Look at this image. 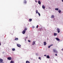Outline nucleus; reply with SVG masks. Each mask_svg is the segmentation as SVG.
<instances>
[{"label":"nucleus","mask_w":63,"mask_h":63,"mask_svg":"<svg viewBox=\"0 0 63 63\" xmlns=\"http://www.w3.org/2000/svg\"><path fill=\"white\" fill-rule=\"evenodd\" d=\"M53 51H54V52H55V53H58V52L55 50V49H53Z\"/></svg>","instance_id":"f257e3e1"},{"label":"nucleus","mask_w":63,"mask_h":63,"mask_svg":"<svg viewBox=\"0 0 63 63\" xmlns=\"http://www.w3.org/2000/svg\"><path fill=\"white\" fill-rule=\"evenodd\" d=\"M57 31L58 33H60V29H59V28H57Z\"/></svg>","instance_id":"f03ea898"},{"label":"nucleus","mask_w":63,"mask_h":63,"mask_svg":"<svg viewBox=\"0 0 63 63\" xmlns=\"http://www.w3.org/2000/svg\"><path fill=\"white\" fill-rule=\"evenodd\" d=\"M0 63H2V62H3V60L2 59H0Z\"/></svg>","instance_id":"7ed1b4c3"},{"label":"nucleus","mask_w":63,"mask_h":63,"mask_svg":"<svg viewBox=\"0 0 63 63\" xmlns=\"http://www.w3.org/2000/svg\"><path fill=\"white\" fill-rule=\"evenodd\" d=\"M7 59L9 60H12V57H8Z\"/></svg>","instance_id":"20e7f679"},{"label":"nucleus","mask_w":63,"mask_h":63,"mask_svg":"<svg viewBox=\"0 0 63 63\" xmlns=\"http://www.w3.org/2000/svg\"><path fill=\"white\" fill-rule=\"evenodd\" d=\"M17 46L19 47H21V45L19 44H17Z\"/></svg>","instance_id":"39448f33"},{"label":"nucleus","mask_w":63,"mask_h":63,"mask_svg":"<svg viewBox=\"0 0 63 63\" xmlns=\"http://www.w3.org/2000/svg\"><path fill=\"white\" fill-rule=\"evenodd\" d=\"M35 41H33L32 44V45H35Z\"/></svg>","instance_id":"423d86ee"},{"label":"nucleus","mask_w":63,"mask_h":63,"mask_svg":"<svg viewBox=\"0 0 63 63\" xmlns=\"http://www.w3.org/2000/svg\"><path fill=\"white\" fill-rule=\"evenodd\" d=\"M25 32H26V31H23L22 32V33L23 34H24L25 33Z\"/></svg>","instance_id":"0eeeda50"},{"label":"nucleus","mask_w":63,"mask_h":63,"mask_svg":"<svg viewBox=\"0 0 63 63\" xmlns=\"http://www.w3.org/2000/svg\"><path fill=\"white\" fill-rule=\"evenodd\" d=\"M56 39L58 41H60V40L57 38H56Z\"/></svg>","instance_id":"6e6552de"},{"label":"nucleus","mask_w":63,"mask_h":63,"mask_svg":"<svg viewBox=\"0 0 63 63\" xmlns=\"http://www.w3.org/2000/svg\"><path fill=\"white\" fill-rule=\"evenodd\" d=\"M27 30V28H25L24 29V31H26V30Z\"/></svg>","instance_id":"1a4fd4ad"},{"label":"nucleus","mask_w":63,"mask_h":63,"mask_svg":"<svg viewBox=\"0 0 63 63\" xmlns=\"http://www.w3.org/2000/svg\"><path fill=\"white\" fill-rule=\"evenodd\" d=\"M54 15H52L51 16V18H54Z\"/></svg>","instance_id":"9d476101"},{"label":"nucleus","mask_w":63,"mask_h":63,"mask_svg":"<svg viewBox=\"0 0 63 63\" xmlns=\"http://www.w3.org/2000/svg\"><path fill=\"white\" fill-rule=\"evenodd\" d=\"M42 8L43 9H45V6L44 5L42 6Z\"/></svg>","instance_id":"9b49d317"},{"label":"nucleus","mask_w":63,"mask_h":63,"mask_svg":"<svg viewBox=\"0 0 63 63\" xmlns=\"http://www.w3.org/2000/svg\"><path fill=\"white\" fill-rule=\"evenodd\" d=\"M57 33H54V36H57Z\"/></svg>","instance_id":"f8f14e48"},{"label":"nucleus","mask_w":63,"mask_h":63,"mask_svg":"<svg viewBox=\"0 0 63 63\" xmlns=\"http://www.w3.org/2000/svg\"><path fill=\"white\" fill-rule=\"evenodd\" d=\"M47 58H50V57H49V56L48 55L47 56Z\"/></svg>","instance_id":"ddd939ff"},{"label":"nucleus","mask_w":63,"mask_h":63,"mask_svg":"<svg viewBox=\"0 0 63 63\" xmlns=\"http://www.w3.org/2000/svg\"><path fill=\"white\" fill-rule=\"evenodd\" d=\"M38 4H39V5H40V4H41V2H40V1H38Z\"/></svg>","instance_id":"4468645a"},{"label":"nucleus","mask_w":63,"mask_h":63,"mask_svg":"<svg viewBox=\"0 0 63 63\" xmlns=\"http://www.w3.org/2000/svg\"><path fill=\"white\" fill-rule=\"evenodd\" d=\"M46 45H47V43L46 42H44V46H46Z\"/></svg>","instance_id":"2eb2a0df"},{"label":"nucleus","mask_w":63,"mask_h":63,"mask_svg":"<svg viewBox=\"0 0 63 63\" xmlns=\"http://www.w3.org/2000/svg\"><path fill=\"white\" fill-rule=\"evenodd\" d=\"M26 63H30V62H29V61H26Z\"/></svg>","instance_id":"dca6fc26"},{"label":"nucleus","mask_w":63,"mask_h":63,"mask_svg":"<svg viewBox=\"0 0 63 63\" xmlns=\"http://www.w3.org/2000/svg\"><path fill=\"white\" fill-rule=\"evenodd\" d=\"M18 40V39L17 38H16L15 39V40H16V41H17V40Z\"/></svg>","instance_id":"f3484780"},{"label":"nucleus","mask_w":63,"mask_h":63,"mask_svg":"<svg viewBox=\"0 0 63 63\" xmlns=\"http://www.w3.org/2000/svg\"><path fill=\"white\" fill-rule=\"evenodd\" d=\"M10 63H14V61H11Z\"/></svg>","instance_id":"a211bd4d"},{"label":"nucleus","mask_w":63,"mask_h":63,"mask_svg":"<svg viewBox=\"0 0 63 63\" xmlns=\"http://www.w3.org/2000/svg\"><path fill=\"white\" fill-rule=\"evenodd\" d=\"M32 19H29V21H30L31 22V21H32Z\"/></svg>","instance_id":"6ab92c4d"},{"label":"nucleus","mask_w":63,"mask_h":63,"mask_svg":"<svg viewBox=\"0 0 63 63\" xmlns=\"http://www.w3.org/2000/svg\"><path fill=\"white\" fill-rule=\"evenodd\" d=\"M59 10V9L58 8H56L55 9V10H56V11H58Z\"/></svg>","instance_id":"aec40b11"},{"label":"nucleus","mask_w":63,"mask_h":63,"mask_svg":"<svg viewBox=\"0 0 63 63\" xmlns=\"http://www.w3.org/2000/svg\"><path fill=\"white\" fill-rule=\"evenodd\" d=\"M36 14L38 13V10H36Z\"/></svg>","instance_id":"412c9836"},{"label":"nucleus","mask_w":63,"mask_h":63,"mask_svg":"<svg viewBox=\"0 0 63 63\" xmlns=\"http://www.w3.org/2000/svg\"><path fill=\"white\" fill-rule=\"evenodd\" d=\"M12 50L13 51H15V49L14 48H13L12 49Z\"/></svg>","instance_id":"4be33fe9"},{"label":"nucleus","mask_w":63,"mask_h":63,"mask_svg":"<svg viewBox=\"0 0 63 63\" xmlns=\"http://www.w3.org/2000/svg\"><path fill=\"white\" fill-rule=\"evenodd\" d=\"M26 3H27V2L26 1H25L24 2V3L25 4H26Z\"/></svg>","instance_id":"5701e85b"},{"label":"nucleus","mask_w":63,"mask_h":63,"mask_svg":"<svg viewBox=\"0 0 63 63\" xmlns=\"http://www.w3.org/2000/svg\"><path fill=\"white\" fill-rule=\"evenodd\" d=\"M58 12H59V13H61V10H60L59 11H58Z\"/></svg>","instance_id":"b1692460"},{"label":"nucleus","mask_w":63,"mask_h":63,"mask_svg":"<svg viewBox=\"0 0 63 63\" xmlns=\"http://www.w3.org/2000/svg\"><path fill=\"white\" fill-rule=\"evenodd\" d=\"M38 15H39V16H41V15L40 14V13H38Z\"/></svg>","instance_id":"393cba45"},{"label":"nucleus","mask_w":63,"mask_h":63,"mask_svg":"<svg viewBox=\"0 0 63 63\" xmlns=\"http://www.w3.org/2000/svg\"><path fill=\"white\" fill-rule=\"evenodd\" d=\"M28 41L29 42V43H30L31 42V41L29 40H28Z\"/></svg>","instance_id":"a878e982"},{"label":"nucleus","mask_w":63,"mask_h":63,"mask_svg":"<svg viewBox=\"0 0 63 63\" xmlns=\"http://www.w3.org/2000/svg\"><path fill=\"white\" fill-rule=\"evenodd\" d=\"M50 46H48V48H50Z\"/></svg>","instance_id":"bb28decb"},{"label":"nucleus","mask_w":63,"mask_h":63,"mask_svg":"<svg viewBox=\"0 0 63 63\" xmlns=\"http://www.w3.org/2000/svg\"><path fill=\"white\" fill-rule=\"evenodd\" d=\"M36 28H38V25H37L36 26Z\"/></svg>","instance_id":"cd10ccee"},{"label":"nucleus","mask_w":63,"mask_h":63,"mask_svg":"<svg viewBox=\"0 0 63 63\" xmlns=\"http://www.w3.org/2000/svg\"><path fill=\"white\" fill-rule=\"evenodd\" d=\"M53 46V44H51V45H50V46Z\"/></svg>","instance_id":"c85d7f7f"},{"label":"nucleus","mask_w":63,"mask_h":63,"mask_svg":"<svg viewBox=\"0 0 63 63\" xmlns=\"http://www.w3.org/2000/svg\"><path fill=\"white\" fill-rule=\"evenodd\" d=\"M38 58H39V59L41 60V57H39Z\"/></svg>","instance_id":"c756f323"},{"label":"nucleus","mask_w":63,"mask_h":63,"mask_svg":"<svg viewBox=\"0 0 63 63\" xmlns=\"http://www.w3.org/2000/svg\"><path fill=\"white\" fill-rule=\"evenodd\" d=\"M55 55L56 56H57V54H55Z\"/></svg>","instance_id":"7c9ffc66"},{"label":"nucleus","mask_w":63,"mask_h":63,"mask_svg":"<svg viewBox=\"0 0 63 63\" xmlns=\"http://www.w3.org/2000/svg\"><path fill=\"white\" fill-rule=\"evenodd\" d=\"M44 56H47V55H44Z\"/></svg>","instance_id":"2f4dec72"},{"label":"nucleus","mask_w":63,"mask_h":63,"mask_svg":"<svg viewBox=\"0 0 63 63\" xmlns=\"http://www.w3.org/2000/svg\"><path fill=\"white\" fill-rule=\"evenodd\" d=\"M62 50H63V49H62Z\"/></svg>","instance_id":"473e14b6"},{"label":"nucleus","mask_w":63,"mask_h":63,"mask_svg":"<svg viewBox=\"0 0 63 63\" xmlns=\"http://www.w3.org/2000/svg\"><path fill=\"white\" fill-rule=\"evenodd\" d=\"M4 63V62H2V63Z\"/></svg>","instance_id":"72a5a7b5"},{"label":"nucleus","mask_w":63,"mask_h":63,"mask_svg":"<svg viewBox=\"0 0 63 63\" xmlns=\"http://www.w3.org/2000/svg\"><path fill=\"white\" fill-rule=\"evenodd\" d=\"M62 0V2H63V0Z\"/></svg>","instance_id":"f704fd0d"},{"label":"nucleus","mask_w":63,"mask_h":63,"mask_svg":"<svg viewBox=\"0 0 63 63\" xmlns=\"http://www.w3.org/2000/svg\"><path fill=\"white\" fill-rule=\"evenodd\" d=\"M0 46H1V43H0Z\"/></svg>","instance_id":"c9c22d12"},{"label":"nucleus","mask_w":63,"mask_h":63,"mask_svg":"<svg viewBox=\"0 0 63 63\" xmlns=\"http://www.w3.org/2000/svg\"><path fill=\"white\" fill-rule=\"evenodd\" d=\"M35 1L36 2H37V1H36V0H35Z\"/></svg>","instance_id":"e433bc0d"},{"label":"nucleus","mask_w":63,"mask_h":63,"mask_svg":"<svg viewBox=\"0 0 63 63\" xmlns=\"http://www.w3.org/2000/svg\"><path fill=\"white\" fill-rule=\"evenodd\" d=\"M25 41H26V39L25 38Z\"/></svg>","instance_id":"4c0bfd02"},{"label":"nucleus","mask_w":63,"mask_h":63,"mask_svg":"<svg viewBox=\"0 0 63 63\" xmlns=\"http://www.w3.org/2000/svg\"><path fill=\"white\" fill-rule=\"evenodd\" d=\"M26 38H27V37H26Z\"/></svg>","instance_id":"58836bf2"},{"label":"nucleus","mask_w":63,"mask_h":63,"mask_svg":"<svg viewBox=\"0 0 63 63\" xmlns=\"http://www.w3.org/2000/svg\"><path fill=\"white\" fill-rule=\"evenodd\" d=\"M26 38H27V37H26Z\"/></svg>","instance_id":"ea45409f"}]
</instances>
